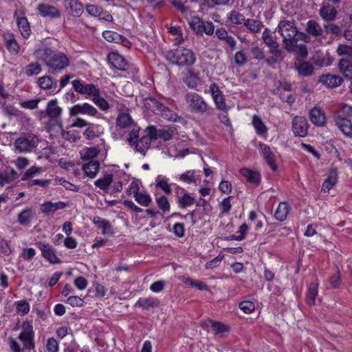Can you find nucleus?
Listing matches in <instances>:
<instances>
[{
    "mask_svg": "<svg viewBox=\"0 0 352 352\" xmlns=\"http://www.w3.org/2000/svg\"><path fill=\"white\" fill-rule=\"evenodd\" d=\"M38 85L43 89L49 91L50 93L56 94L58 92L57 90V80L49 76H44L38 79Z\"/></svg>",
    "mask_w": 352,
    "mask_h": 352,
    "instance_id": "20",
    "label": "nucleus"
},
{
    "mask_svg": "<svg viewBox=\"0 0 352 352\" xmlns=\"http://www.w3.org/2000/svg\"><path fill=\"white\" fill-rule=\"evenodd\" d=\"M336 125L345 136L352 138V122L351 120H342L340 123H336Z\"/></svg>",
    "mask_w": 352,
    "mask_h": 352,
    "instance_id": "43",
    "label": "nucleus"
},
{
    "mask_svg": "<svg viewBox=\"0 0 352 352\" xmlns=\"http://www.w3.org/2000/svg\"><path fill=\"white\" fill-rule=\"evenodd\" d=\"M113 175L111 173H106L103 177L100 178L94 182V185L102 190L104 192H107L109 188L113 182Z\"/></svg>",
    "mask_w": 352,
    "mask_h": 352,
    "instance_id": "33",
    "label": "nucleus"
},
{
    "mask_svg": "<svg viewBox=\"0 0 352 352\" xmlns=\"http://www.w3.org/2000/svg\"><path fill=\"white\" fill-rule=\"evenodd\" d=\"M160 305V300L154 297L140 298L135 304V307L148 310L151 308L158 307Z\"/></svg>",
    "mask_w": 352,
    "mask_h": 352,
    "instance_id": "24",
    "label": "nucleus"
},
{
    "mask_svg": "<svg viewBox=\"0 0 352 352\" xmlns=\"http://www.w3.org/2000/svg\"><path fill=\"white\" fill-rule=\"evenodd\" d=\"M19 10L15 11L14 14V17L16 19L18 28L22 36L25 38H27L30 36L32 33L30 23L28 22V19L25 16H20L19 15Z\"/></svg>",
    "mask_w": 352,
    "mask_h": 352,
    "instance_id": "15",
    "label": "nucleus"
},
{
    "mask_svg": "<svg viewBox=\"0 0 352 352\" xmlns=\"http://www.w3.org/2000/svg\"><path fill=\"white\" fill-rule=\"evenodd\" d=\"M156 203L160 210L163 211V212H168L170 209V206L169 201L166 197L162 195L160 197L156 198Z\"/></svg>",
    "mask_w": 352,
    "mask_h": 352,
    "instance_id": "53",
    "label": "nucleus"
},
{
    "mask_svg": "<svg viewBox=\"0 0 352 352\" xmlns=\"http://www.w3.org/2000/svg\"><path fill=\"white\" fill-rule=\"evenodd\" d=\"M319 82L326 85L328 88H336L343 82V79L340 76L327 74H322L319 77Z\"/></svg>",
    "mask_w": 352,
    "mask_h": 352,
    "instance_id": "18",
    "label": "nucleus"
},
{
    "mask_svg": "<svg viewBox=\"0 0 352 352\" xmlns=\"http://www.w3.org/2000/svg\"><path fill=\"white\" fill-rule=\"evenodd\" d=\"M144 104L146 109L167 120L175 122L178 118L177 115L175 112L153 97L145 98L144 99Z\"/></svg>",
    "mask_w": 352,
    "mask_h": 352,
    "instance_id": "5",
    "label": "nucleus"
},
{
    "mask_svg": "<svg viewBox=\"0 0 352 352\" xmlns=\"http://www.w3.org/2000/svg\"><path fill=\"white\" fill-rule=\"evenodd\" d=\"M151 141L145 135L141 137L136 142H135L134 150L135 152L140 153L145 156L146 151L151 146Z\"/></svg>",
    "mask_w": 352,
    "mask_h": 352,
    "instance_id": "31",
    "label": "nucleus"
},
{
    "mask_svg": "<svg viewBox=\"0 0 352 352\" xmlns=\"http://www.w3.org/2000/svg\"><path fill=\"white\" fill-rule=\"evenodd\" d=\"M6 45L10 53L17 54L19 52V45L13 36L6 40Z\"/></svg>",
    "mask_w": 352,
    "mask_h": 352,
    "instance_id": "56",
    "label": "nucleus"
},
{
    "mask_svg": "<svg viewBox=\"0 0 352 352\" xmlns=\"http://www.w3.org/2000/svg\"><path fill=\"white\" fill-rule=\"evenodd\" d=\"M338 181V170L333 168L329 170L327 179L324 181L322 185V190L324 192L329 191L332 188Z\"/></svg>",
    "mask_w": 352,
    "mask_h": 352,
    "instance_id": "25",
    "label": "nucleus"
},
{
    "mask_svg": "<svg viewBox=\"0 0 352 352\" xmlns=\"http://www.w3.org/2000/svg\"><path fill=\"white\" fill-rule=\"evenodd\" d=\"M139 132H140V128H134L133 129L129 134V137L127 138V142L131 146H135V142L138 141V139L139 138Z\"/></svg>",
    "mask_w": 352,
    "mask_h": 352,
    "instance_id": "63",
    "label": "nucleus"
},
{
    "mask_svg": "<svg viewBox=\"0 0 352 352\" xmlns=\"http://www.w3.org/2000/svg\"><path fill=\"white\" fill-rule=\"evenodd\" d=\"M65 6L69 14L79 17L83 12L82 3L78 0H65Z\"/></svg>",
    "mask_w": 352,
    "mask_h": 352,
    "instance_id": "23",
    "label": "nucleus"
},
{
    "mask_svg": "<svg viewBox=\"0 0 352 352\" xmlns=\"http://www.w3.org/2000/svg\"><path fill=\"white\" fill-rule=\"evenodd\" d=\"M340 73L347 79H352V62L349 58H342L338 63Z\"/></svg>",
    "mask_w": 352,
    "mask_h": 352,
    "instance_id": "27",
    "label": "nucleus"
},
{
    "mask_svg": "<svg viewBox=\"0 0 352 352\" xmlns=\"http://www.w3.org/2000/svg\"><path fill=\"white\" fill-rule=\"evenodd\" d=\"M39 51L42 52L43 62L51 74H56L69 65V59L63 52H57L50 47H44Z\"/></svg>",
    "mask_w": 352,
    "mask_h": 352,
    "instance_id": "1",
    "label": "nucleus"
},
{
    "mask_svg": "<svg viewBox=\"0 0 352 352\" xmlns=\"http://www.w3.org/2000/svg\"><path fill=\"white\" fill-rule=\"evenodd\" d=\"M93 101L102 111H107L109 109V105L107 101L104 98L100 97L99 89L98 94L96 96H93Z\"/></svg>",
    "mask_w": 352,
    "mask_h": 352,
    "instance_id": "55",
    "label": "nucleus"
},
{
    "mask_svg": "<svg viewBox=\"0 0 352 352\" xmlns=\"http://www.w3.org/2000/svg\"><path fill=\"white\" fill-rule=\"evenodd\" d=\"M179 179L187 184H195L201 180V177L196 170H192L180 175Z\"/></svg>",
    "mask_w": 352,
    "mask_h": 352,
    "instance_id": "36",
    "label": "nucleus"
},
{
    "mask_svg": "<svg viewBox=\"0 0 352 352\" xmlns=\"http://www.w3.org/2000/svg\"><path fill=\"white\" fill-rule=\"evenodd\" d=\"M337 53L340 56L347 55L352 58V46L346 45H339Z\"/></svg>",
    "mask_w": 352,
    "mask_h": 352,
    "instance_id": "64",
    "label": "nucleus"
},
{
    "mask_svg": "<svg viewBox=\"0 0 352 352\" xmlns=\"http://www.w3.org/2000/svg\"><path fill=\"white\" fill-rule=\"evenodd\" d=\"M234 62L238 67H243L248 63V58L243 50L237 52L234 54Z\"/></svg>",
    "mask_w": 352,
    "mask_h": 352,
    "instance_id": "52",
    "label": "nucleus"
},
{
    "mask_svg": "<svg viewBox=\"0 0 352 352\" xmlns=\"http://www.w3.org/2000/svg\"><path fill=\"white\" fill-rule=\"evenodd\" d=\"M228 19L234 25L243 24L245 22L246 19L244 16L238 11L232 10L228 16Z\"/></svg>",
    "mask_w": 352,
    "mask_h": 352,
    "instance_id": "44",
    "label": "nucleus"
},
{
    "mask_svg": "<svg viewBox=\"0 0 352 352\" xmlns=\"http://www.w3.org/2000/svg\"><path fill=\"white\" fill-rule=\"evenodd\" d=\"M45 112L52 124L58 126L60 129L63 128V122L60 118L62 109L58 106L56 99L51 100L47 102Z\"/></svg>",
    "mask_w": 352,
    "mask_h": 352,
    "instance_id": "8",
    "label": "nucleus"
},
{
    "mask_svg": "<svg viewBox=\"0 0 352 352\" xmlns=\"http://www.w3.org/2000/svg\"><path fill=\"white\" fill-rule=\"evenodd\" d=\"M41 72V66L37 63H30L27 67L25 74L28 76L37 75Z\"/></svg>",
    "mask_w": 352,
    "mask_h": 352,
    "instance_id": "57",
    "label": "nucleus"
},
{
    "mask_svg": "<svg viewBox=\"0 0 352 352\" xmlns=\"http://www.w3.org/2000/svg\"><path fill=\"white\" fill-rule=\"evenodd\" d=\"M176 190L177 204L179 208H186L196 203V199L186 192L185 189L177 186Z\"/></svg>",
    "mask_w": 352,
    "mask_h": 352,
    "instance_id": "14",
    "label": "nucleus"
},
{
    "mask_svg": "<svg viewBox=\"0 0 352 352\" xmlns=\"http://www.w3.org/2000/svg\"><path fill=\"white\" fill-rule=\"evenodd\" d=\"M318 284L317 283H311L309 285L307 299L310 305L315 304L316 297L318 295Z\"/></svg>",
    "mask_w": 352,
    "mask_h": 352,
    "instance_id": "46",
    "label": "nucleus"
},
{
    "mask_svg": "<svg viewBox=\"0 0 352 352\" xmlns=\"http://www.w3.org/2000/svg\"><path fill=\"white\" fill-rule=\"evenodd\" d=\"M259 147L262 151V154L267 165L273 171H276L278 166L275 162L274 154L271 151L270 147L264 143H259Z\"/></svg>",
    "mask_w": 352,
    "mask_h": 352,
    "instance_id": "21",
    "label": "nucleus"
},
{
    "mask_svg": "<svg viewBox=\"0 0 352 352\" xmlns=\"http://www.w3.org/2000/svg\"><path fill=\"white\" fill-rule=\"evenodd\" d=\"M97 109L88 103L76 104L69 110V113L72 116H76L78 113L87 114L89 116H94L97 114Z\"/></svg>",
    "mask_w": 352,
    "mask_h": 352,
    "instance_id": "17",
    "label": "nucleus"
},
{
    "mask_svg": "<svg viewBox=\"0 0 352 352\" xmlns=\"http://www.w3.org/2000/svg\"><path fill=\"white\" fill-rule=\"evenodd\" d=\"M61 135L65 140H68L70 142H76L80 139V135L76 131H66L63 130Z\"/></svg>",
    "mask_w": 352,
    "mask_h": 352,
    "instance_id": "51",
    "label": "nucleus"
},
{
    "mask_svg": "<svg viewBox=\"0 0 352 352\" xmlns=\"http://www.w3.org/2000/svg\"><path fill=\"white\" fill-rule=\"evenodd\" d=\"M177 129L174 126L169 127L167 129H159L157 134L159 138L164 141H168L173 138V135L176 133Z\"/></svg>",
    "mask_w": 352,
    "mask_h": 352,
    "instance_id": "48",
    "label": "nucleus"
},
{
    "mask_svg": "<svg viewBox=\"0 0 352 352\" xmlns=\"http://www.w3.org/2000/svg\"><path fill=\"white\" fill-rule=\"evenodd\" d=\"M33 212L32 208H28L23 210L19 214L17 217V221L20 225L26 226H29L32 218H33Z\"/></svg>",
    "mask_w": 352,
    "mask_h": 352,
    "instance_id": "35",
    "label": "nucleus"
},
{
    "mask_svg": "<svg viewBox=\"0 0 352 352\" xmlns=\"http://www.w3.org/2000/svg\"><path fill=\"white\" fill-rule=\"evenodd\" d=\"M309 124L305 117L296 116L292 121V131L296 136L304 138L308 134Z\"/></svg>",
    "mask_w": 352,
    "mask_h": 352,
    "instance_id": "12",
    "label": "nucleus"
},
{
    "mask_svg": "<svg viewBox=\"0 0 352 352\" xmlns=\"http://www.w3.org/2000/svg\"><path fill=\"white\" fill-rule=\"evenodd\" d=\"M134 197L135 201L142 206H148L151 203V197L146 192H136Z\"/></svg>",
    "mask_w": 352,
    "mask_h": 352,
    "instance_id": "45",
    "label": "nucleus"
},
{
    "mask_svg": "<svg viewBox=\"0 0 352 352\" xmlns=\"http://www.w3.org/2000/svg\"><path fill=\"white\" fill-rule=\"evenodd\" d=\"M36 247L41 251L42 256L52 264H59L61 260L56 255L54 248L49 243L42 241L36 243Z\"/></svg>",
    "mask_w": 352,
    "mask_h": 352,
    "instance_id": "10",
    "label": "nucleus"
},
{
    "mask_svg": "<svg viewBox=\"0 0 352 352\" xmlns=\"http://www.w3.org/2000/svg\"><path fill=\"white\" fill-rule=\"evenodd\" d=\"M82 170L87 177L94 178L100 170V163L97 160H90L83 164Z\"/></svg>",
    "mask_w": 352,
    "mask_h": 352,
    "instance_id": "28",
    "label": "nucleus"
},
{
    "mask_svg": "<svg viewBox=\"0 0 352 352\" xmlns=\"http://www.w3.org/2000/svg\"><path fill=\"white\" fill-rule=\"evenodd\" d=\"M338 12L334 6L328 2H322L320 8L318 10L320 17L325 23L333 22L336 20Z\"/></svg>",
    "mask_w": 352,
    "mask_h": 352,
    "instance_id": "11",
    "label": "nucleus"
},
{
    "mask_svg": "<svg viewBox=\"0 0 352 352\" xmlns=\"http://www.w3.org/2000/svg\"><path fill=\"white\" fill-rule=\"evenodd\" d=\"M277 28L278 32L283 37L286 50L288 52L294 50V47L299 39L296 37L298 30L294 23L287 20L280 21Z\"/></svg>",
    "mask_w": 352,
    "mask_h": 352,
    "instance_id": "3",
    "label": "nucleus"
},
{
    "mask_svg": "<svg viewBox=\"0 0 352 352\" xmlns=\"http://www.w3.org/2000/svg\"><path fill=\"white\" fill-rule=\"evenodd\" d=\"M244 26L252 33H258L263 26L262 21L256 19H247Z\"/></svg>",
    "mask_w": 352,
    "mask_h": 352,
    "instance_id": "40",
    "label": "nucleus"
},
{
    "mask_svg": "<svg viewBox=\"0 0 352 352\" xmlns=\"http://www.w3.org/2000/svg\"><path fill=\"white\" fill-rule=\"evenodd\" d=\"M209 89L217 108L224 112L228 111L230 108L226 105L224 96L219 86L214 82L210 85Z\"/></svg>",
    "mask_w": 352,
    "mask_h": 352,
    "instance_id": "13",
    "label": "nucleus"
},
{
    "mask_svg": "<svg viewBox=\"0 0 352 352\" xmlns=\"http://www.w3.org/2000/svg\"><path fill=\"white\" fill-rule=\"evenodd\" d=\"M309 117L310 121L316 126H324L326 124L325 114L318 107H314L309 111Z\"/></svg>",
    "mask_w": 352,
    "mask_h": 352,
    "instance_id": "16",
    "label": "nucleus"
},
{
    "mask_svg": "<svg viewBox=\"0 0 352 352\" xmlns=\"http://www.w3.org/2000/svg\"><path fill=\"white\" fill-rule=\"evenodd\" d=\"M188 24L194 33L197 35H202L204 21L199 16H194L191 17Z\"/></svg>",
    "mask_w": 352,
    "mask_h": 352,
    "instance_id": "38",
    "label": "nucleus"
},
{
    "mask_svg": "<svg viewBox=\"0 0 352 352\" xmlns=\"http://www.w3.org/2000/svg\"><path fill=\"white\" fill-rule=\"evenodd\" d=\"M298 63H295V68L297 70L299 75L302 76H311L314 72L313 65L307 61L300 60H298Z\"/></svg>",
    "mask_w": 352,
    "mask_h": 352,
    "instance_id": "29",
    "label": "nucleus"
},
{
    "mask_svg": "<svg viewBox=\"0 0 352 352\" xmlns=\"http://www.w3.org/2000/svg\"><path fill=\"white\" fill-rule=\"evenodd\" d=\"M240 173L250 183L259 184L261 182V175L256 171H254L248 168H242L240 169Z\"/></svg>",
    "mask_w": 352,
    "mask_h": 352,
    "instance_id": "32",
    "label": "nucleus"
},
{
    "mask_svg": "<svg viewBox=\"0 0 352 352\" xmlns=\"http://www.w3.org/2000/svg\"><path fill=\"white\" fill-rule=\"evenodd\" d=\"M305 30L308 34L316 38L322 36L324 33V28L314 19L307 21Z\"/></svg>",
    "mask_w": 352,
    "mask_h": 352,
    "instance_id": "26",
    "label": "nucleus"
},
{
    "mask_svg": "<svg viewBox=\"0 0 352 352\" xmlns=\"http://www.w3.org/2000/svg\"><path fill=\"white\" fill-rule=\"evenodd\" d=\"M41 171V168L37 166H32L28 169L21 177L22 181H27L32 178L36 173Z\"/></svg>",
    "mask_w": 352,
    "mask_h": 352,
    "instance_id": "61",
    "label": "nucleus"
},
{
    "mask_svg": "<svg viewBox=\"0 0 352 352\" xmlns=\"http://www.w3.org/2000/svg\"><path fill=\"white\" fill-rule=\"evenodd\" d=\"M98 153H99V151L96 148H94V147L86 148L84 150V153H81V158L84 161L91 160V159L97 157Z\"/></svg>",
    "mask_w": 352,
    "mask_h": 352,
    "instance_id": "54",
    "label": "nucleus"
},
{
    "mask_svg": "<svg viewBox=\"0 0 352 352\" xmlns=\"http://www.w3.org/2000/svg\"><path fill=\"white\" fill-rule=\"evenodd\" d=\"M38 13L43 17H50L52 19L59 18L60 12L56 7L47 4L41 3L37 7Z\"/></svg>",
    "mask_w": 352,
    "mask_h": 352,
    "instance_id": "22",
    "label": "nucleus"
},
{
    "mask_svg": "<svg viewBox=\"0 0 352 352\" xmlns=\"http://www.w3.org/2000/svg\"><path fill=\"white\" fill-rule=\"evenodd\" d=\"M208 322L211 324L212 328L214 329L215 334L223 333L228 331L229 330L228 326L224 325L219 322L209 320Z\"/></svg>",
    "mask_w": 352,
    "mask_h": 352,
    "instance_id": "58",
    "label": "nucleus"
},
{
    "mask_svg": "<svg viewBox=\"0 0 352 352\" xmlns=\"http://www.w3.org/2000/svg\"><path fill=\"white\" fill-rule=\"evenodd\" d=\"M109 63L116 69L121 71H126L129 67L123 56L118 53H110L108 55Z\"/></svg>",
    "mask_w": 352,
    "mask_h": 352,
    "instance_id": "19",
    "label": "nucleus"
},
{
    "mask_svg": "<svg viewBox=\"0 0 352 352\" xmlns=\"http://www.w3.org/2000/svg\"><path fill=\"white\" fill-rule=\"evenodd\" d=\"M156 187L161 188L166 194L169 195L172 190L165 177L159 175L156 179Z\"/></svg>",
    "mask_w": 352,
    "mask_h": 352,
    "instance_id": "47",
    "label": "nucleus"
},
{
    "mask_svg": "<svg viewBox=\"0 0 352 352\" xmlns=\"http://www.w3.org/2000/svg\"><path fill=\"white\" fill-rule=\"evenodd\" d=\"M22 327L24 329V331H23L19 334V338H18L21 341H22V342L26 341V340H28L34 338V332L32 331V326L31 325V324L29 322H28V321L23 322Z\"/></svg>",
    "mask_w": 352,
    "mask_h": 352,
    "instance_id": "39",
    "label": "nucleus"
},
{
    "mask_svg": "<svg viewBox=\"0 0 352 352\" xmlns=\"http://www.w3.org/2000/svg\"><path fill=\"white\" fill-rule=\"evenodd\" d=\"M15 305L16 311L21 316H25L30 311V305L25 300L17 301Z\"/></svg>",
    "mask_w": 352,
    "mask_h": 352,
    "instance_id": "50",
    "label": "nucleus"
},
{
    "mask_svg": "<svg viewBox=\"0 0 352 352\" xmlns=\"http://www.w3.org/2000/svg\"><path fill=\"white\" fill-rule=\"evenodd\" d=\"M38 143V139L34 135L26 133L18 138L14 144L19 153H26L33 151Z\"/></svg>",
    "mask_w": 352,
    "mask_h": 352,
    "instance_id": "7",
    "label": "nucleus"
},
{
    "mask_svg": "<svg viewBox=\"0 0 352 352\" xmlns=\"http://www.w3.org/2000/svg\"><path fill=\"white\" fill-rule=\"evenodd\" d=\"M252 124L257 135L263 136L266 134L267 128L258 116L254 115L253 116Z\"/></svg>",
    "mask_w": 352,
    "mask_h": 352,
    "instance_id": "37",
    "label": "nucleus"
},
{
    "mask_svg": "<svg viewBox=\"0 0 352 352\" xmlns=\"http://www.w3.org/2000/svg\"><path fill=\"white\" fill-rule=\"evenodd\" d=\"M323 28L327 33H330L336 36L340 35L342 32L341 28L338 25L332 22L325 23L323 25Z\"/></svg>",
    "mask_w": 352,
    "mask_h": 352,
    "instance_id": "49",
    "label": "nucleus"
},
{
    "mask_svg": "<svg viewBox=\"0 0 352 352\" xmlns=\"http://www.w3.org/2000/svg\"><path fill=\"white\" fill-rule=\"evenodd\" d=\"M41 102L39 98L29 100L26 101H22L20 102V106L23 109H35L38 107V104Z\"/></svg>",
    "mask_w": 352,
    "mask_h": 352,
    "instance_id": "60",
    "label": "nucleus"
},
{
    "mask_svg": "<svg viewBox=\"0 0 352 352\" xmlns=\"http://www.w3.org/2000/svg\"><path fill=\"white\" fill-rule=\"evenodd\" d=\"M103 37L109 42H114L116 43L120 41V34L117 32L105 30L102 33Z\"/></svg>",
    "mask_w": 352,
    "mask_h": 352,
    "instance_id": "59",
    "label": "nucleus"
},
{
    "mask_svg": "<svg viewBox=\"0 0 352 352\" xmlns=\"http://www.w3.org/2000/svg\"><path fill=\"white\" fill-rule=\"evenodd\" d=\"M239 308L247 314L252 313L255 309V305L252 301L245 300L239 303Z\"/></svg>",
    "mask_w": 352,
    "mask_h": 352,
    "instance_id": "62",
    "label": "nucleus"
},
{
    "mask_svg": "<svg viewBox=\"0 0 352 352\" xmlns=\"http://www.w3.org/2000/svg\"><path fill=\"white\" fill-rule=\"evenodd\" d=\"M186 100L190 107L195 112L208 116L214 114V109L208 107L204 99L196 93H188L186 95Z\"/></svg>",
    "mask_w": 352,
    "mask_h": 352,
    "instance_id": "6",
    "label": "nucleus"
},
{
    "mask_svg": "<svg viewBox=\"0 0 352 352\" xmlns=\"http://www.w3.org/2000/svg\"><path fill=\"white\" fill-rule=\"evenodd\" d=\"M263 43L269 47V53L272 56L265 59L266 63L270 66H273L276 63L283 59V52L279 47V43L277 42L275 36H273L272 31L265 28L262 34Z\"/></svg>",
    "mask_w": 352,
    "mask_h": 352,
    "instance_id": "4",
    "label": "nucleus"
},
{
    "mask_svg": "<svg viewBox=\"0 0 352 352\" xmlns=\"http://www.w3.org/2000/svg\"><path fill=\"white\" fill-rule=\"evenodd\" d=\"M72 85L73 89L80 94L93 97L98 94V89L94 84H87L81 80L76 79L72 81Z\"/></svg>",
    "mask_w": 352,
    "mask_h": 352,
    "instance_id": "9",
    "label": "nucleus"
},
{
    "mask_svg": "<svg viewBox=\"0 0 352 352\" xmlns=\"http://www.w3.org/2000/svg\"><path fill=\"white\" fill-rule=\"evenodd\" d=\"M352 114V107L348 104H344L334 114V120L336 123H340L342 120H350L349 117Z\"/></svg>",
    "mask_w": 352,
    "mask_h": 352,
    "instance_id": "30",
    "label": "nucleus"
},
{
    "mask_svg": "<svg viewBox=\"0 0 352 352\" xmlns=\"http://www.w3.org/2000/svg\"><path fill=\"white\" fill-rule=\"evenodd\" d=\"M133 123V120L129 113H121L116 119V124L122 129L130 126Z\"/></svg>",
    "mask_w": 352,
    "mask_h": 352,
    "instance_id": "42",
    "label": "nucleus"
},
{
    "mask_svg": "<svg viewBox=\"0 0 352 352\" xmlns=\"http://www.w3.org/2000/svg\"><path fill=\"white\" fill-rule=\"evenodd\" d=\"M94 223L98 226V228L102 230V233L104 234H112L113 233L109 221L102 219L100 217H96L94 218Z\"/></svg>",
    "mask_w": 352,
    "mask_h": 352,
    "instance_id": "41",
    "label": "nucleus"
},
{
    "mask_svg": "<svg viewBox=\"0 0 352 352\" xmlns=\"http://www.w3.org/2000/svg\"><path fill=\"white\" fill-rule=\"evenodd\" d=\"M165 57L170 63L179 67H190L196 60V56L192 50L181 47L168 51Z\"/></svg>",
    "mask_w": 352,
    "mask_h": 352,
    "instance_id": "2",
    "label": "nucleus"
},
{
    "mask_svg": "<svg viewBox=\"0 0 352 352\" xmlns=\"http://www.w3.org/2000/svg\"><path fill=\"white\" fill-rule=\"evenodd\" d=\"M289 210L290 207L287 202H280L275 211V219L281 222L285 221Z\"/></svg>",
    "mask_w": 352,
    "mask_h": 352,
    "instance_id": "34",
    "label": "nucleus"
}]
</instances>
